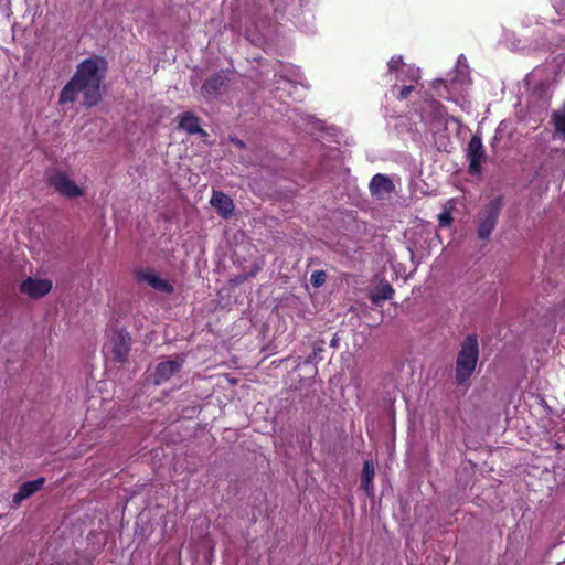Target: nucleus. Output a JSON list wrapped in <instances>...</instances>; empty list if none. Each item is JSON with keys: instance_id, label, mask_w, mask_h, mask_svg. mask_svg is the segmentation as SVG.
<instances>
[{"instance_id": "obj_1", "label": "nucleus", "mask_w": 565, "mask_h": 565, "mask_svg": "<svg viewBox=\"0 0 565 565\" xmlns=\"http://www.w3.org/2000/svg\"><path fill=\"white\" fill-rule=\"evenodd\" d=\"M102 61L97 58L84 60L71 78V81L62 88L60 93V104L73 103L77 99L79 93L83 94V104L94 106L102 98L100 83Z\"/></svg>"}, {"instance_id": "obj_2", "label": "nucleus", "mask_w": 565, "mask_h": 565, "mask_svg": "<svg viewBox=\"0 0 565 565\" xmlns=\"http://www.w3.org/2000/svg\"><path fill=\"white\" fill-rule=\"evenodd\" d=\"M555 82V71L551 66L534 68L525 77L527 88V117L534 122L542 121L550 108Z\"/></svg>"}, {"instance_id": "obj_3", "label": "nucleus", "mask_w": 565, "mask_h": 565, "mask_svg": "<svg viewBox=\"0 0 565 565\" xmlns=\"http://www.w3.org/2000/svg\"><path fill=\"white\" fill-rule=\"evenodd\" d=\"M479 358V345L476 335H469L462 342L456 362V380L465 383L473 373Z\"/></svg>"}, {"instance_id": "obj_4", "label": "nucleus", "mask_w": 565, "mask_h": 565, "mask_svg": "<svg viewBox=\"0 0 565 565\" xmlns=\"http://www.w3.org/2000/svg\"><path fill=\"white\" fill-rule=\"evenodd\" d=\"M502 206V198L495 196L481 209L477 217V234L480 239H488L491 236Z\"/></svg>"}, {"instance_id": "obj_5", "label": "nucleus", "mask_w": 565, "mask_h": 565, "mask_svg": "<svg viewBox=\"0 0 565 565\" xmlns=\"http://www.w3.org/2000/svg\"><path fill=\"white\" fill-rule=\"evenodd\" d=\"M470 77L468 73V65L466 58L460 55L455 68V76L451 78L449 85H444V90H438V96L455 103L459 102V96L469 86ZM439 89L438 87H435Z\"/></svg>"}, {"instance_id": "obj_6", "label": "nucleus", "mask_w": 565, "mask_h": 565, "mask_svg": "<svg viewBox=\"0 0 565 565\" xmlns=\"http://www.w3.org/2000/svg\"><path fill=\"white\" fill-rule=\"evenodd\" d=\"M47 181L61 195L66 198H78L84 194V190L76 185L70 177L62 171H53L49 174Z\"/></svg>"}, {"instance_id": "obj_7", "label": "nucleus", "mask_w": 565, "mask_h": 565, "mask_svg": "<svg viewBox=\"0 0 565 565\" xmlns=\"http://www.w3.org/2000/svg\"><path fill=\"white\" fill-rule=\"evenodd\" d=\"M387 66L390 74H395L396 82L417 83L420 78L419 68L405 64L402 56H393Z\"/></svg>"}, {"instance_id": "obj_8", "label": "nucleus", "mask_w": 565, "mask_h": 565, "mask_svg": "<svg viewBox=\"0 0 565 565\" xmlns=\"http://www.w3.org/2000/svg\"><path fill=\"white\" fill-rule=\"evenodd\" d=\"M467 158L469 160V171L473 174H479L481 171V163L484 160V150L481 138L473 136L467 148Z\"/></svg>"}, {"instance_id": "obj_9", "label": "nucleus", "mask_w": 565, "mask_h": 565, "mask_svg": "<svg viewBox=\"0 0 565 565\" xmlns=\"http://www.w3.org/2000/svg\"><path fill=\"white\" fill-rule=\"evenodd\" d=\"M52 287L53 284L50 279L28 278L21 284L20 290L30 298H41L47 295Z\"/></svg>"}, {"instance_id": "obj_10", "label": "nucleus", "mask_w": 565, "mask_h": 565, "mask_svg": "<svg viewBox=\"0 0 565 565\" xmlns=\"http://www.w3.org/2000/svg\"><path fill=\"white\" fill-rule=\"evenodd\" d=\"M108 347L115 360L122 362L127 359L130 350V338L127 333L118 331L114 333Z\"/></svg>"}, {"instance_id": "obj_11", "label": "nucleus", "mask_w": 565, "mask_h": 565, "mask_svg": "<svg viewBox=\"0 0 565 565\" xmlns=\"http://www.w3.org/2000/svg\"><path fill=\"white\" fill-rule=\"evenodd\" d=\"M183 365V359L177 358L174 360H168L159 363L154 372V383L160 385L171 379L175 373L180 371Z\"/></svg>"}, {"instance_id": "obj_12", "label": "nucleus", "mask_w": 565, "mask_h": 565, "mask_svg": "<svg viewBox=\"0 0 565 565\" xmlns=\"http://www.w3.org/2000/svg\"><path fill=\"white\" fill-rule=\"evenodd\" d=\"M228 77L225 73L214 74L212 77L206 79L202 85L201 93L204 98L212 99L218 95L223 87L226 86Z\"/></svg>"}, {"instance_id": "obj_13", "label": "nucleus", "mask_w": 565, "mask_h": 565, "mask_svg": "<svg viewBox=\"0 0 565 565\" xmlns=\"http://www.w3.org/2000/svg\"><path fill=\"white\" fill-rule=\"evenodd\" d=\"M210 204L224 218H228L234 212L233 200L221 191H213Z\"/></svg>"}, {"instance_id": "obj_14", "label": "nucleus", "mask_w": 565, "mask_h": 565, "mask_svg": "<svg viewBox=\"0 0 565 565\" xmlns=\"http://www.w3.org/2000/svg\"><path fill=\"white\" fill-rule=\"evenodd\" d=\"M369 188L373 196L383 198L394 190V184L387 175L377 173L372 178Z\"/></svg>"}, {"instance_id": "obj_15", "label": "nucleus", "mask_w": 565, "mask_h": 565, "mask_svg": "<svg viewBox=\"0 0 565 565\" xmlns=\"http://www.w3.org/2000/svg\"><path fill=\"white\" fill-rule=\"evenodd\" d=\"M44 484V478L24 482L13 495V503L20 504L22 501L39 491Z\"/></svg>"}, {"instance_id": "obj_16", "label": "nucleus", "mask_w": 565, "mask_h": 565, "mask_svg": "<svg viewBox=\"0 0 565 565\" xmlns=\"http://www.w3.org/2000/svg\"><path fill=\"white\" fill-rule=\"evenodd\" d=\"M179 128L186 131L190 135H206L205 131L200 127L199 118L191 111L183 113L180 116Z\"/></svg>"}, {"instance_id": "obj_17", "label": "nucleus", "mask_w": 565, "mask_h": 565, "mask_svg": "<svg viewBox=\"0 0 565 565\" xmlns=\"http://www.w3.org/2000/svg\"><path fill=\"white\" fill-rule=\"evenodd\" d=\"M140 278L156 290L162 292H171L173 290L169 281L162 279L158 274L153 271L141 273Z\"/></svg>"}, {"instance_id": "obj_18", "label": "nucleus", "mask_w": 565, "mask_h": 565, "mask_svg": "<svg viewBox=\"0 0 565 565\" xmlns=\"http://www.w3.org/2000/svg\"><path fill=\"white\" fill-rule=\"evenodd\" d=\"M394 289L388 282H381L371 291V300L374 303H380L393 297Z\"/></svg>"}, {"instance_id": "obj_19", "label": "nucleus", "mask_w": 565, "mask_h": 565, "mask_svg": "<svg viewBox=\"0 0 565 565\" xmlns=\"http://www.w3.org/2000/svg\"><path fill=\"white\" fill-rule=\"evenodd\" d=\"M431 115V124L436 122L437 125L445 126L446 124V113L444 106L436 100L429 102L427 105Z\"/></svg>"}, {"instance_id": "obj_20", "label": "nucleus", "mask_w": 565, "mask_h": 565, "mask_svg": "<svg viewBox=\"0 0 565 565\" xmlns=\"http://www.w3.org/2000/svg\"><path fill=\"white\" fill-rule=\"evenodd\" d=\"M552 124L555 128V134L565 138V103L552 114Z\"/></svg>"}, {"instance_id": "obj_21", "label": "nucleus", "mask_w": 565, "mask_h": 565, "mask_svg": "<svg viewBox=\"0 0 565 565\" xmlns=\"http://www.w3.org/2000/svg\"><path fill=\"white\" fill-rule=\"evenodd\" d=\"M374 477V467L371 461H365L363 466L361 482L363 489L370 493V490L372 488V479Z\"/></svg>"}, {"instance_id": "obj_22", "label": "nucleus", "mask_w": 565, "mask_h": 565, "mask_svg": "<svg viewBox=\"0 0 565 565\" xmlns=\"http://www.w3.org/2000/svg\"><path fill=\"white\" fill-rule=\"evenodd\" d=\"M327 275L322 270H316L311 274L310 281L315 287H320L324 284Z\"/></svg>"}, {"instance_id": "obj_23", "label": "nucleus", "mask_w": 565, "mask_h": 565, "mask_svg": "<svg viewBox=\"0 0 565 565\" xmlns=\"http://www.w3.org/2000/svg\"><path fill=\"white\" fill-rule=\"evenodd\" d=\"M404 85L402 86L401 90H399V94H398V98L399 99H405L408 97L409 93L414 89V83H403Z\"/></svg>"}, {"instance_id": "obj_24", "label": "nucleus", "mask_w": 565, "mask_h": 565, "mask_svg": "<svg viewBox=\"0 0 565 565\" xmlns=\"http://www.w3.org/2000/svg\"><path fill=\"white\" fill-rule=\"evenodd\" d=\"M557 14L565 15V0H551Z\"/></svg>"}, {"instance_id": "obj_25", "label": "nucleus", "mask_w": 565, "mask_h": 565, "mask_svg": "<svg viewBox=\"0 0 565 565\" xmlns=\"http://www.w3.org/2000/svg\"><path fill=\"white\" fill-rule=\"evenodd\" d=\"M438 220L441 226H449L452 221V217L449 211H445L438 215Z\"/></svg>"}]
</instances>
